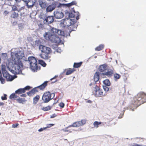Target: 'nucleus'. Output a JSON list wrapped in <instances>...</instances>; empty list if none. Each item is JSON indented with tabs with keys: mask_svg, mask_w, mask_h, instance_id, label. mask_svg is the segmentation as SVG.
I'll use <instances>...</instances> for the list:
<instances>
[{
	"mask_svg": "<svg viewBox=\"0 0 146 146\" xmlns=\"http://www.w3.org/2000/svg\"><path fill=\"white\" fill-rule=\"evenodd\" d=\"M54 19L53 16H47L46 19L43 21V23L47 25H49L53 22Z\"/></svg>",
	"mask_w": 146,
	"mask_h": 146,
	"instance_id": "nucleus-10",
	"label": "nucleus"
},
{
	"mask_svg": "<svg viewBox=\"0 0 146 146\" xmlns=\"http://www.w3.org/2000/svg\"><path fill=\"white\" fill-rule=\"evenodd\" d=\"M0 1H3V0H0Z\"/></svg>",
	"mask_w": 146,
	"mask_h": 146,
	"instance_id": "nucleus-62",
	"label": "nucleus"
},
{
	"mask_svg": "<svg viewBox=\"0 0 146 146\" xmlns=\"http://www.w3.org/2000/svg\"><path fill=\"white\" fill-rule=\"evenodd\" d=\"M103 83L105 85V86H108L110 85V83L108 79H106L103 81Z\"/></svg>",
	"mask_w": 146,
	"mask_h": 146,
	"instance_id": "nucleus-25",
	"label": "nucleus"
},
{
	"mask_svg": "<svg viewBox=\"0 0 146 146\" xmlns=\"http://www.w3.org/2000/svg\"><path fill=\"white\" fill-rule=\"evenodd\" d=\"M35 1L34 0H29L26 4V6L28 8H32L34 5Z\"/></svg>",
	"mask_w": 146,
	"mask_h": 146,
	"instance_id": "nucleus-16",
	"label": "nucleus"
},
{
	"mask_svg": "<svg viewBox=\"0 0 146 146\" xmlns=\"http://www.w3.org/2000/svg\"><path fill=\"white\" fill-rule=\"evenodd\" d=\"M87 102L88 103H91L92 102L90 100H88V101H87Z\"/></svg>",
	"mask_w": 146,
	"mask_h": 146,
	"instance_id": "nucleus-56",
	"label": "nucleus"
},
{
	"mask_svg": "<svg viewBox=\"0 0 146 146\" xmlns=\"http://www.w3.org/2000/svg\"><path fill=\"white\" fill-rule=\"evenodd\" d=\"M57 77V76H55L54 77H53V78H52L51 79H50V80H52L53 79H54L55 78H56Z\"/></svg>",
	"mask_w": 146,
	"mask_h": 146,
	"instance_id": "nucleus-52",
	"label": "nucleus"
},
{
	"mask_svg": "<svg viewBox=\"0 0 146 146\" xmlns=\"http://www.w3.org/2000/svg\"><path fill=\"white\" fill-rule=\"evenodd\" d=\"M82 63V62H80L79 63H74V67L75 68L79 67L81 66Z\"/></svg>",
	"mask_w": 146,
	"mask_h": 146,
	"instance_id": "nucleus-30",
	"label": "nucleus"
},
{
	"mask_svg": "<svg viewBox=\"0 0 146 146\" xmlns=\"http://www.w3.org/2000/svg\"><path fill=\"white\" fill-rule=\"evenodd\" d=\"M49 53H44L40 55V56L42 58L45 59H47L48 58V54Z\"/></svg>",
	"mask_w": 146,
	"mask_h": 146,
	"instance_id": "nucleus-19",
	"label": "nucleus"
},
{
	"mask_svg": "<svg viewBox=\"0 0 146 146\" xmlns=\"http://www.w3.org/2000/svg\"><path fill=\"white\" fill-rule=\"evenodd\" d=\"M4 103H3V102H0V106H3L4 105Z\"/></svg>",
	"mask_w": 146,
	"mask_h": 146,
	"instance_id": "nucleus-53",
	"label": "nucleus"
},
{
	"mask_svg": "<svg viewBox=\"0 0 146 146\" xmlns=\"http://www.w3.org/2000/svg\"><path fill=\"white\" fill-rule=\"evenodd\" d=\"M146 98V94L143 93H140L137 95L134 99V104H137V106L140 105V104H138L137 102L140 101L143 97Z\"/></svg>",
	"mask_w": 146,
	"mask_h": 146,
	"instance_id": "nucleus-9",
	"label": "nucleus"
},
{
	"mask_svg": "<svg viewBox=\"0 0 146 146\" xmlns=\"http://www.w3.org/2000/svg\"><path fill=\"white\" fill-rule=\"evenodd\" d=\"M0 75H1V73H0Z\"/></svg>",
	"mask_w": 146,
	"mask_h": 146,
	"instance_id": "nucleus-63",
	"label": "nucleus"
},
{
	"mask_svg": "<svg viewBox=\"0 0 146 146\" xmlns=\"http://www.w3.org/2000/svg\"><path fill=\"white\" fill-rule=\"evenodd\" d=\"M113 73V70H111L110 71L105 72L104 73H102V74L107 76H110L112 75Z\"/></svg>",
	"mask_w": 146,
	"mask_h": 146,
	"instance_id": "nucleus-22",
	"label": "nucleus"
},
{
	"mask_svg": "<svg viewBox=\"0 0 146 146\" xmlns=\"http://www.w3.org/2000/svg\"><path fill=\"white\" fill-rule=\"evenodd\" d=\"M47 15L46 14L43 13H41L39 16V18L44 20L46 19L47 17Z\"/></svg>",
	"mask_w": 146,
	"mask_h": 146,
	"instance_id": "nucleus-24",
	"label": "nucleus"
},
{
	"mask_svg": "<svg viewBox=\"0 0 146 146\" xmlns=\"http://www.w3.org/2000/svg\"><path fill=\"white\" fill-rule=\"evenodd\" d=\"M54 17L57 19H60L64 17V14L61 11L57 10L54 11Z\"/></svg>",
	"mask_w": 146,
	"mask_h": 146,
	"instance_id": "nucleus-12",
	"label": "nucleus"
},
{
	"mask_svg": "<svg viewBox=\"0 0 146 146\" xmlns=\"http://www.w3.org/2000/svg\"><path fill=\"white\" fill-rule=\"evenodd\" d=\"M17 101L19 103H21L24 104L25 102V99L20 98L17 99Z\"/></svg>",
	"mask_w": 146,
	"mask_h": 146,
	"instance_id": "nucleus-28",
	"label": "nucleus"
},
{
	"mask_svg": "<svg viewBox=\"0 0 146 146\" xmlns=\"http://www.w3.org/2000/svg\"><path fill=\"white\" fill-rule=\"evenodd\" d=\"M11 63L9 62L7 65V66L4 65H2V72L7 71V69L14 74H21V68L23 66L21 59L24 56L23 50L19 48L12 49L11 51Z\"/></svg>",
	"mask_w": 146,
	"mask_h": 146,
	"instance_id": "nucleus-1",
	"label": "nucleus"
},
{
	"mask_svg": "<svg viewBox=\"0 0 146 146\" xmlns=\"http://www.w3.org/2000/svg\"><path fill=\"white\" fill-rule=\"evenodd\" d=\"M16 3H17V4H18L21 1H22V0H15Z\"/></svg>",
	"mask_w": 146,
	"mask_h": 146,
	"instance_id": "nucleus-50",
	"label": "nucleus"
},
{
	"mask_svg": "<svg viewBox=\"0 0 146 146\" xmlns=\"http://www.w3.org/2000/svg\"><path fill=\"white\" fill-rule=\"evenodd\" d=\"M54 124H47L46 125V127H45V129H46L47 128H49L50 127H51L52 126L54 125Z\"/></svg>",
	"mask_w": 146,
	"mask_h": 146,
	"instance_id": "nucleus-40",
	"label": "nucleus"
},
{
	"mask_svg": "<svg viewBox=\"0 0 146 146\" xmlns=\"http://www.w3.org/2000/svg\"><path fill=\"white\" fill-rule=\"evenodd\" d=\"M7 95L6 94H4V96H1V99L2 100H7Z\"/></svg>",
	"mask_w": 146,
	"mask_h": 146,
	"instance_id": "nucleus-39",
	"label": "nucleus"
},
{
	"mask_svg": "<svg viewBox=\"0 0 146 146\" xmlns=\"http://www.w3.org/2000/svg\"><path fill=\"white\" fill-rule=\"evenodd\" d=\"M1 113H0V115H1Z\"/></svg>",
	"mask_w": 146,
	"mask_h": 146,
	"instance_id": "nucleus-61",
	"label": "nucleus"
},
{
	"mask_svg": "<svg viewBox=\"0 0 146 146\" xmlns=\"http://www.w3.org/2000/svg\"><path fill=\"white\" fill-rule=\"evenodd\" d=\"M19 16V14L18 13L15 11H12L11 15V17L14 19H16Z\"/></svg>",
	"mask_w": 146,
	"mask_h": 146,
	"instance_id": "nucleus-23",
	"label": "nucleus"
},
{
	"mask_svg": "<svg viewBox=\"0 0 146 146\" xmlns=\"http://www.w3.org/2000/svg\"><path fill=\"white\" fill-rule=\"evenodd\" d=\"M38 26L40 28H42L43 27V25L41 23H39L38 24Z\"/></svg>",
	"mask_w": 146,
	"mask_h": 146,
	"instance_id": "nucleus-49",
	"label": "nucleus"
},
{
	"mask_svg": "<svg viewBox=\"0 0 146 146\" xmlns=\"http://www.w3.org/2000/svg\"><path fill=\"white\" fill-rule=\"evenodd\" d=\"M26 96V95L25 94H23L21 95V96L22 97H25Z\"/></svg>",
	"mask_w": 146,
	"mask_h": 146,
	"instance_id": "nucleus-55",
	"label": "nucleus"
},
{
	"mask_svg": "<svg viewBox=\"0 0 146 146\" xmlns=\"http://www.w3.org/2000/svg\"><path fill=\"white\" fill-rule=\"evenodd\" d=\"M0 80L1 83L2 84H4L5 83V80L2 77H0Z\"/></svg>",
	"mask_w": 146,
	"mask_h": 146,
	"instance_id": "nucleus-43",
	"label": "nucleus"
},
{
	"mask_svg": "<svg viewBox=\"0 0 146 146\" xmlns=\"http://www.w3.org/2000/svg\"><path fill=\"white\" fill-rule=\"evenodd\" d=\"M54 94H51L49 92H47L43 94L42 99L44 103H47L52 99L54 98Z\"/></svg>",
	"mask_w": 146,
	"mask_h": 146,
	"instance_id": "nucleus-6",
	"label": "nucleus"
},
{
	"mask_svg": "<svg viewBox=\"0 0 146 146\" xmlns=\"http://www.w3.org/2000/svg\"><path fill=\"white\" fill-rule=\"evenodd\" d=\"M99 72H97L95 73L94 77V80L95 82H97L99 80Z\"/></svg>",
	"mask_w": 146,
	"mask_h": 146,
	"instance_id": "nucleus-21",
	"label": "nucleus"
},
{
	"mask_svg": "<svg viewBox=\"0 0 146 146\" xmlns=\"http://www.w3.org/2000/svg\"><path fill=\"white\" fill-rule=\"evenodd\" d=\"M79 15H78L76 17V20H78L79 19Z\"/></svg>",
	"mask_w": 146,
	"mask_h": 146,
	"instance_id": "nucleus-54",
	"label": "nucleus"
},
{
	"mask_svg": "<svg viewBox=\"0 0 146 146\" xmlns=\"http://www.w3.org/2000/svg\"><path fill=\"white\" fill-rule=\"evenodd\" d=\"M91 85H92V84H90V86H91Z\"/></svg>",
	"mask_w": 146,
	"mask_h": 146,
	"instance_id": "nucleus-59",
	"label": "nucleus"
},
{
	"mask_svg": "<svg viewBox=\"0 0 146 146\" xmlns=\"http://www.w3.org/2000/svg\"><path fill=\"white\" fill-rule=\"evenodd\" d=\"M106 122L102 123L100 122H98L97 121H95L93 125L94 126V127H96V128H97L98 127V125L102 123V125H104L105 124H106Z\"/></svg>",
	"mask_w": 146,
	"mask_h": 146,
	"instance_id": "nucleus-18",
	"label": "nucleus"
},
{
	"mask_svg": "<svg viewBox=\"0 0 146 146\" xmlns=\"http://www.w3.org/2000/svg\"><path fill=\"white\" fill-rule=\"evenodd\" d=\"M107 65L106 64H104L101 65L99 68L100 71L101 72H103L105 71L106 70V67Z\"/></svg>",
	"mask_w": 146,
	"mask_h": 146,
	"instance_id": "nucleus-20",
	"label": "nucleus"
},
{
	"mask_svg": "<svg viewBox=\"0 0 146 146\" xmlns=\"http://www.w3.org/2000/svg\"><path fill=\"white\" fill-rule=\"evenodd\" d=\"M20 15H21V16L22 15V13H20Z\"/></svg>",
	"mask_w": 146,
	"mask_h": 146,
	"instance_id": "nucleus-58",
	"label": "nucleus"
},
{
	"mask_svg": "<svg viewBox=\"0 0 146 146\" xmlns=\"http://www.w3.org/2000/svg\"><path fill=\"white\" fill-rule=\"evenodd\" d=\"M86 122V120L83 119L81 121L76 122L74 123L72 125L70 126H73L74 127H78L81 126H82Z\"/></svg>",
	"mask_w": 146,
	"mask_h": 146,
	"instance_id": "nucleus-14",
	"label": "nucleus"
},
{
	"mask_svg": "<svg viewBox=\"0 0 146 146\" xmlns=\"http://www.w3.org/2000/svg\"><path fill=\"white\" fill-rule=\"evenodd\" d=\"M76 3V2L75 1H72L69 3L67 4H61L57 2H55L49 5L46 8V10L47 12H51L56 7L58 8L60 7L63 5H66L69 7L72 5H75Z\"/></svg>",
	"mask_w": 146,
	"mask_h": 146,
	"instance_id": "nucleus-4",
	"label": "nucleus"
},
{
	"mask_svg": "<svg viewBox=\"0 0 146 146\" xmlns=\"http://www.w3.org/2000/svg\"><path fill=\"white\" fill-rule=\"evenodd\" d=\"M40 98V96L39 95L36 96L33 98V103L35 104L37 103Z\"/></svg>",
	"mask_w": 146,
	"mask_h": 146,
	"instance_id": "nucleus-26",
	"label": "nucleus"
},
{
	"mask_svg": "<svg viewBox=\"0 0 146 146\" xmlns=\"http://www.w3.org/2000/svg\"><path fill=\"white\" fill-rule=\"evenodd\" d=\"M122 117H118V118H122Z\"/></svg>",
	"mask_w": 146,
	"mask_h": 146,
	"instance_id": "nucleus-60",
	"label": "nucleus"
},
{
	"mask_svg": "<svg viewBox=\"0 0 146 146\" xmlns=\"http://www.w3.org/2000/svg\"><path fill=\"white\" fill-rule=\"evenodd\" d=\"M19 28L20 29H22L23 28V25L22 24H20L19 25Z\"/></svg>",
	"mask_w": 146,
	"mask_h": 146,
	"instance_id": "nucleus-42",
	"label": "nucleus"
},
{
	"mask_svg": "<svg viewBox=\"0 0 146 146\" xmlns=\"http://www.w3.org/2000/svg\"><path fill=\"white\" fill-rule=\"evenodd\" d=\"M103 88L104 91L106 92H108L109 90V88L106 86H104Z\"/></svg>",
	"mask_w": 146,
	"mask_h": 146,
	"instance_id": "nucleus-38",
	"label": "nucleus"
},
{
	"mask_svg": "<svg viewBox=\"0 0 146 146\" xmlns=\"http://www.w3.org/2000/svg\"><path fill=\"white\" fill-rule=\"evenodd\" d=\"M2 73L3 77L6 78L7 81H11L14 79L12 76L7 72V71L3 72Z\"/></svg>",
	"mask_w": 146,
	"mask_h": 146,
	"instance_id": "nucleus-13",
	"label": "nucleus"
},
{
	"mask_svg": "<svg viewBox=\"0 0 146 146\" xmlns=\"http://www.w3.org/2000/svg\"><path fill=\"white\" fill-rule=\"evenodd\" d=\"M68 14L69 16L68 18L74 19L73 18L74 16V14L72 13H68Z\"/></svg>",
	"mask_w": 146,
	"mask_h": 146,
	"instance_id": "nucleus-37",
	"label": "nucleus"
},
{
	"mask_svg": "<svg viewBox=\"0 0 146 146\" xmlns=\"http://www.w3.org/2000/svg\"><path fill=\"white\" fill-rule=\"evenodd\" d=\"M59 106L63 108L64 106V104L62 102H61L59 104Z\"/></svg>",
	"mask_w": 146,
	"mask_h": 146,
	"instance_id": "nucleus-44",
	"label": "nucleus"
},
{
	"mask_svg": "<svg viewBox=\"0 0 146 146\" xmlns=\"http://www.w3.org/2000/svg\"><path fill=\"white\" fill-rule=\"evenodd\" d=\"M2 56L4 59H6L7 57V54L6 53H2Z\"/></svg>",
	"mask_w": 146,
	"mask_h": 146,
	"instance_id": "nucleus-41",
	"label": "nucleus"
},
{
	"mask_svg": "<svg viewBox=\"0 0 146 146\" xmlns=\"http://www.w3.org/2000/svg\"><path fill=\"white\" fill-rule=\"evenodd\" d=\"M46 129L45 127L41 128L38 130V131L39 132H41L42 131L45 130Z\"/></svg>",
	"mask_w": 146,
	"mask_h": 146,
	"instance_id": "nucleus-45",
	"label": "nucleus"
},
{
	"mask_svg": "<svg viewBox=\"0 0 146 146\" xmlns=\"http://www.w3.org/2000/svg\"><path fill=\"white\" fill-rule=\"evenodd\" d=\"M47 82L45 81L43 83L41 84L40 86H37L36 88H34L31 90L30 92L27 93V94L29 95L30 94H33L36 92H37L38 91L37 88H39L40 90H42L44 89L45 87L47 85Z\"/></svg>",
	"mask_w": 146,
	"mask_h": 146,
	"instance_id": "nucleus-8",
	"label": "nucleus"
},
{
	"mask_svg": "<svg viewBox=\"0 0 146 146\" xmlns=\"http://www.w3.org/2000/svg\"><path fill=\"white\" fill-rule=\"evenodd\" d=\"M19 7L20 5L18 4H17V6H13L12 7V10L13 11H18V8Z\"/></svg>",
	"mask_w": 146,
	"mask_h": 146,
	"instance_id": "nucleus-32",
	"label": "nucleus"
},
{
	"mask_svg": "<svg viewBox=\"0 0 146 146\" xmlns=\"http://www.w3.org/2000/svg\"><path fill=\"white\" fill-rule=\"evenodd\" d=\"M18 125V124H13L12 125V127L13 128H15L17 127Z\"/></svg>",
	"mask_w": 146,
	"mask_h": 146,
	"instance_id": "nucleus-46",
	"label": "nucleus"
},
{
	"mask_svg": "<svg viewBox=\"0 0 146 146\" xmlns=\"http://www.w3.org/2000/svg\"><path fill=\"white\" fill-rule=\"evenodd\" d=\"M30 88V87L29 86H27L24 88H21L19 89L16 90L15 93L16 94H20L25 92L26 90H29Z\"/></svg>",
	"mask_w": 146,
	"mask_h": 146,
	"instance_id": "nucleus-15",
	"label": "nucleus"
},
{
	"mask_svg": "<svg viewBox=\"0 0 146 146\" xmlns=\"http://www.w3.org/2000/svg\"><path fill=\"white\" fill-rule=\"evenodd\" d=\"M65 70H64V71L63 72H62V74H63L65 72Z\"/></svg>",
	"mask_w": 146,
	"mask_h": 146,
	"instance_id": "nucleus-57",
	"label": "nucleus"
},
{
	"mask_svg": "<svg viewBox=\"0 0 146 146\" xmlns=\"http://www.w3.org/2000/svg\"><path fill=\"white\" fill-rule=\"evenodd\" d=\"M51 108L50 106H48L42 108V110L44 111H47L50 110Z\"/></svg>",
	"mask_w": 146,
	"mask_h": 146,
	"instance_id": "nucleus-34",
	"label": "nucleus"
},
{
	"mask_svg": "<svg viewBox=\"0 0 146 146\" xmlns=\"http://www.w3.org/2000/svg\"><path fill=\"white\" fill-rule=\"evenodd\" d=\"M25 8V6L22 7L20 8H18V12H21V11L23 10Z\"/></svg>",
	"mask_w": 146,
	"mask_h": 146,
	"instance_id": "nucleus-35",
	"label": "nucleus"
},
{
	"mask_svg": "<svg viewBox=\"0 0 146 146\" xmlns=\"http://www.w3.org/2000/svg\"><path fill=\"white\" fill-rule=\"evenodd\" d=\"M75 70L73 69L69 68L67 70L66 73V75H69L72 73Z\"/></svg>",
	"mask_w": 146,
	"mask_h": 146,
	"instance_id": "nucleus-29",
	"label": "nucleus"
},
{
	"mask_svg": "<svg viewBox=\"0 0 146 146\" xmlns=\"http://www.w3.org/2000/svg\"><path fill=\"white\" fill-rule=\"evenodd\" d=\"M50 31L45 32L43 35L44 38L46 40L55 43L59 44L61 43V40L57 34L59 35L65 36L64 32L53 27H50Z\"/></svg>",
	"mask_w": 146,
	"mask_h": 146,
	"instance_id": "nucleus-2",
	"label": "nucleus"
},
{
	"mask_svg": "<svg viewBox=\"0 0 146 146\" xmlns=\"http://www.w3.org/2000/svg\"><path fill=\"white\" fill-rule=\"evenodd\" d=\"M39 49L42 52L44 53H50L51 52L50 48L49 47L42 45L39 46Z\"/></svg>",
	"mask_w": 146,
	"mask_h": 146,
	"instance_id": "nucleus-11",
	"label": "nucleus"
},
{
	"mask_svg": "<svg viewBox=\"0 0 146 146\" xmlns=\"http://www.w3.org/2000/svg\"><path fill=\"white\" fill-rule=\"evenodd\" d=\"M129 146H138V145L135 143H132L131 144H129Z\"/></svg>",
	"mask_w": 146,
	"mask_h": 146,
	"instance_id": "nucleus-47",
	"label": "nucleus"
},
{
	"mask_svg": "<svg viewBox=\"0 0 146 146\" xmlns=\"http://www.w3.org/2000/svg\"><path fill=\"white\" fill-rule=\"evenodd\" d=\"M39 4L42 8H44L47 6L45 0H39Z\"/></svg>",
	"mask_w": 146,
	"mask_h": 146,
	"instance_id": "nucleus-17",
	"label": "nucleus"
},
{
	"mask_svg": "<svg viewBox=\"0 0 146 146\" xmlns=\"http://www.w3.org/2000/svg\"><path fill=\"white\" fill-rule=\"evenodd\" d=\"M38 62V64L43 67H45L46 66V64L43 61L41 60H39Z\"/></svg>",
	"mask_w": 146,
	"mask_h": 146,
	"instance_id": "nucleus-31",
	"label": "nucleus"
},
{
	"mask_svg": "<svg viewBox=\"0 0 146 146\" xmlns=\"http://www.w3.org/2000/svg\"><path fill=\"white\" fill-rule=\"evenodd\" d=\"M115 79H118L120 78L121 76L119 74L116 73L114 75Z\"/></svg>",
	"mask_w": 146,
	"mask_h": 146,
	"instance_id": "nucleus-33",
	"label": "nucleus"
},
{
	"mask_svg": "<svg viewBox=\"0 0 146 146\" xmlns=\"http://www.w3.org/2000/svg\"><path fill=\"white\" fill-rule=\"evenodd\" d=\"M93 95L96 97L103 96L105 95L104 94L102 90H100L98 86L96 85H94V90L93 92Z\"/></svg>",
	"mask_w": 146,
	"mask_h": 146,
	"instance_id": "nucleus-7",
	"label": "nucleus"
},
{
	"mask_svg": "<svg viewBox=\"0 0 146 146\" xmlns=\"http://www.w3.org/2000/svg\"><path fill=\"white\" fill-rule=\"evenodd\" d=\"M17 96L16 95L15 93L12 94H11L10 95L9 97V98L10 99H12L13 98H16Z\"/></svg>",
	"mask_w": 146,
	"mask_h": 146,
	"instance_id": "nucleus-36",
	"label": "nucleus"
},
{
	"mask_svg": "<svg viewBox=\"0 0 146 146\" xmlns=\"http://www.w3.org/2000/svg\"><path fill=\"white\" fill-rule=\"evenodd\" d=\"M56 116V115L55 114H53V115H51L50 118H53L55 117Z\"/></svg>",
	"mask_w": 146,
	"mask_h": 146,
	"instance_id": "nucleus-51",
	"label": "nucleus"
},
{
	"mask_svg": "<svg viewBox=\"0 0 146 146\" xmlns=\"http://www.w3.org/2000/svg\"><path fill=\"white\" fill-rule=\"evenodd\" d=\"M76 22L75 19L67 17L61 20L60 26L62 28L68 27L73 25Z\"/></svg>",
	"mask_w": 146,
	"mask_h": 146,
	"instance_id": "nucleus-5",
	"label": "nucleus"
},
{
	"mask_svg": "<svg viewBox=\"0 0 146 146\" xmlns=\"http://www.w3.org/2000/svg\"><path fill=\"white\" fill-rule=\"evenodd\" d=\"M25 58L24 56L21 59L25 60L26 61H28L30 67V69L33 72H36L40 69V68L38 66L37 62L35 58L33 56L29 57L27 58Z\"/></svg>",
	"mask_w": 146,
	"mask_h": 146,
	"instance_id": "nucleus-3",
	"label": "nucleus"
},
{
	"mask_svg": "<svg viewBox=\"0 0 146 146\" xmlns=\"http://www.w3.org/2000/svg\"><path fill=\"white\" fill-rule=\"evenodd\" d=\"M9 13V12L6 10L3 13V14L4 15H7Z\"/></svg>",
	"mask_w": 146,
	"mask_h": 146,
	"instance_id": "nucleus-48",
	"label": "nucleus"
},
{
	"mask_svg": "<svg viewBox=\"0 0 146 146\" xmlns=\"http://www.w3.org/2000/svg\"><path fill=\"white\" fill-rule=\"evenodd\" d=\"M104 47V45L103 44H100L96 47L95 49V50L98 51H100Z\"/></svg>",
	"mask_w": 146,
	"mask_h": 146,
	"instance_id": "nucleus-27",
	"label": "nucleus"
}]
</instances>
